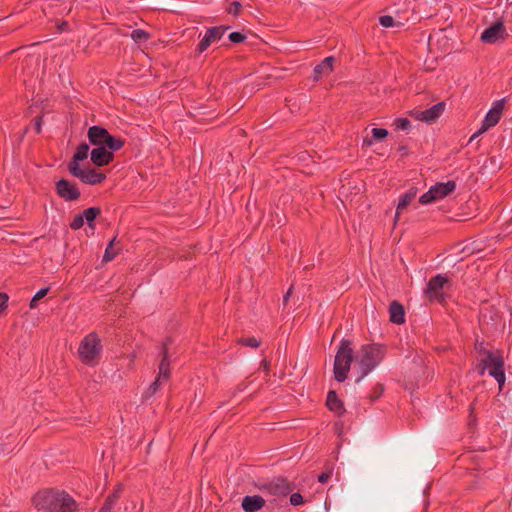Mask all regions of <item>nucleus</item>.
Returning a JSON list of instances; mask_svg holds the SVG:
<instances>
[{
    "instance_id": "f257e3e1",
    "label": "nucleus",
    "mask_w": 512,
    "mask_h": 512,
    "mask_svg": "<svg viewBox=\"0 0 512 512\" xmlns=\"http://www.w3.org/2000/svg\"><path fill=\"white\" fill-rule=\"evenodd\" d=\"M33 506L47 512H77L78 503L65 490L45 488L35 493L31 499Z\"/></svg>"
},
{
    "instance_id": "f03ea898",
    "label": "nucleus",
    "mask_w": 512,
    "mask_h": 512,
    "mask_svg": "<svg viewBox=\"0 0 512 512\" xmlns=\"http://www.w3.org/2000/svg\"><path fill=\"white\" fill-rule=\"evenodd\" d=\"M387 347L380 343H370L361 346L358 359L359 375L355 379L360 383L385 357Z\"/></svg>"
},
{
    "instance_id": "7ed1b4c3",
    "label": "nucleus",
    "mask_w": 512,
    "mask_h": 512,
    "mask_svg": "<svg viewBox=\"0 0 512 512\" xmlns=\"http://www.w3.org/2000/svg\"><path fill=\"white\" fill-rule=\"evenodd\" d=\"M353 361V341L343 338L339 343L334 360L333 372L336 381L342 383L347 379Z\"/></svg>"
},
{
    "instance_id": "20e7f679",
    "label": "nucleus",
    "mask_w": 512,
    "mask_h": 512,
    "mask_svg": "<svg viewBox=\"0 0 512 512\" xmlns=\"http://www.w3.org/2000/svg\"><path fill=\"white\" fill-rule=\"evenodd\" d=\"M87 138L89 144L92 146L109 148L112 151L121 150L126 143L124 138L111 134L101 125H93L89 127L87 131Z\"/></svg>"
},
{
    "instance_id": "39448f33",
    "label": "nucleus",
    "mask_w": 512,
    "mask_h": 512,
    "mask_svg": "<svg viewBox=\"0 0 512 512\" xmlns=\"http://www.w3.org/2000/svg\"><path fill=\"white\" fill-rule=\"evenodd\" d=\"M103 345L97 332L87 334L80 342L78 355L86 365H97L101 358Z\"/></svg>"
},
{
    "instance_id": "423d86ee",
    "label": "nucleus",
    "mask_w": 512,
    "mask_h": 512,
    "mask_svg": "<svg viewBox=\"0 0 512 512\" xmlns=\"http://www.w3.org/2000/svg\"><path fill=\"white\" fill-rule=\"evenodd\" d=\"M505 369V361L503 352L500 349L487 352V355L480 359L475 365V371L479 376H484L486 371L488 374H499L501 370Z\"/></svg>"
},
{
    "instance_id": "0eeeda50",
    "label": "nucleus",
    "mask_w": 512,
    "mask_h": 512,
    "mask_svg": "<svg viewBox=\"0 0 512 512\" xmlns=\"http://www.w3.org/2000/svg\"><path fill=\"white\" fill-rule=\"evenodd\" d=\"M451 284V279L445 274H437L430 278L425 288V295L430 301L446 304L449 295L444 292L445 286Z\"/></svg>"
},
{
    "instance_id": "6e6552de",
    "label": "nucleus",
    "mask_w": 512,
    "mask_h": 512,
    "mask_svg": "<svg viewBox=\"0 0 512 512\" xmlns=\"http://www.w3.org/2000/svg\"><path fill=\"white\" fill-rule=\"evenodd\" d=\"M259 489L267 494L286 497L291 494L295 489L293 482H290L286 477L278 476L273 478L271 481L265 482L259 486Z\"/></svg>"
},
{
    "instance_id": "1a4fd4ad",
    "label": "nucleus",
    "mask_w": 512,
    "mask_h": 512,
    "mask_svg": "<svg viewBox=\"0 0 512 512\" xmlns=\"http://www.w3.org/2000/svg\"><path fill=\"white\" fill-rule=\"evenodd\" d=\"M71 176L77 178L83 184L87 185H98L103 183L107 176L104 172L91 166H80L73 170L68 171Z\"/></svg>"
},
{
    "instance_id": "9d476101",
    "label": "nucleus",
    "mask_w": 512,
    "mask_h": 512,
    "mask_svg": "<svg viewBox=\"0 0 512 512\" xmlns=\"http://www.w3.org/2000/svg\"><path fill=\"white\" fill-rule=\"evenodd\" d=\"M55 192L61 199L67 202L77 201L81 197L77 183L66 178H61L55 182Z\"/></svg>"
},
{
    "instance_id": "9b49d317",
    "label": "nucleus",
    "mask_w": 512,
    "mask_h": 512,
    "mask_svg": "<svg viewBox=\"0 0 512 512\" xmlns=\"http://www.w3.org/2000/svg\"><path fill=\"white\" fill-rule=\"evenodd\" d=\"M504 18L501 16L490 26H488L481 34V41L484 43L493 44L499 39H505L507 37V31L504 26Z\"/></svg>"
},
{
    "instance_id": "f8f14e48",
    "label": "nucleus",
    "mask_w": 512,
    "mask_h": 512,
    "mask_svg": "<svg viewBox=\"0 0 512 512\" xmlns=\"http://www.w3.org/2000/svg\"><path fill=\"white\" fill-rule=\"evenodd\" d=\"M402 469L396 468L383 475L376 489L382 494H391L401 482Z\"/></svg>"
},
{
    "instance_id": "ddd939ff",
    "label": "nucleus",
    "mask_w": 512,
    "mask_h": 512,
    "mask_svg": "<svg viewBox=\"0 0 512 512\" xmlns=\"http://www.w3.org/2000/svg\"><path fill=\"white\" fill-rule=\"evenodd\" d=\"M505 98L496 101L494 106L488 111L484 120L482 121L481 128L474 133V136H479L489 128L495 126L501 119V115L504 109Z\"/></svg>"
},
{
    "instance_id": "4468645a",
    "label": "nucleus",
    "mask_w": 512,
    "mask_h": 512,
    "mask_svg": "<svg viewBox=\"0 0 512 512\" xmlns=\"http://www.w3.org/2000/svg\"><path fill=\"white\" fill-rule=\"evenodd\" d=\"M444 109L445 102L442 101L426 110H413L410 112V115L416 120L433 123L442 115Z\"/></svg>"
},
{
    "instance_id": "2eb2a0df",
    "label": "nucleus",
    "mask_w": 512,
    "mask_h": 512,
    "mask_svg": "<svg viewBox=\"0 0 512 512\" xmlns=\"http://www.w3.org/2000/svg\"><path fill=\"white\" fill-rule=\"evenodd\" d=\"M115 151L104 147H94L90 152V161L95 167L108 166L114 161Z\"/></svg>"
},
{
    "instance_id": "dca6fc26",
    "label": "nucleus",
    "mask_w": 512,
    "mask_h": 512,
    "mask_svg": "<svg viewBox=\"0 0 512 512\" xmlns=\"http://www.w3.org/2000/svg\"><path fill=\"white\" fill-rule=\"evenodd\" d=\"M388 10L396 19L398 27L404 26L409 21L412 12L410 4L407 2L393 3L388 7Z\"/></svg>"
},
{
    "instance_id": "f3484780",
    "label": "nucleus",
    "mask_w": 512,
    "mask_h": 512,
    "mask_svg": "<svg viewBox=\"0 0 512 512\" xmlns=\"http://www.w3.org/2000/svg\"><path fill=\"white\" fill-rule=\"evenodd\" d=\"M172 343L171 337H166L164 341L162 342L161 347V361L159 364V374L158 376L162 377L163 379L167 380L170 378L171 371H170V358H169V348L168 345Z\"/></svg>"
},
{
    "instance_id": "a211bd4d",
    "label": "nucleus",
    "mask_w": 512,
    "mask_h": 512,
    "mask_svg": "<svg viewBox=\"0 0 512 512\" xmlns=\"http://www.w3.org/2000/svg\"><path fill=\"white\" fill-rule=\"evenodd\" d=\"M336 58L334 56H328L324 58L319 64L313 69V80L319 81L323 76H328L334 70V64Z\"/></svg>"
},
{
    "instance_id": "6ab92c4d",
    "label": "nucleus",
    "mask_w": 512,
    "mask_h": 512,
    "mask_svg": "<svg viewBox=\"0 0 512 512\" xmlns=\"http://www.w3.org/2000/svg\"><path fill=\"white\" fill-rule=\"evenodd\" d=\"M90 151L89 144L86 142H81L71 157L70 161L67 164L68 171L75 169L76 167L81 166V162L85 161L88 158Z\"/></svg>"
},
{
    "instance_id": "aec40b11",
    "label": "nucleus",
    "mask_w": 512,
    "mask_h": 512,
    "mask_svg": "<svg viewBox=\"0 0 512 512\" xmlns=\"http://www.w3.org/2000/svg\"><path fill=\"white\" fill-rule=\"evenodd\" d=\"M327 408L336 416L342 417L346 413L344 402L338 397L335 390H329L326 397Z\"/></svg>"
},
{
    "instance_id": "412c9836",
    "label": "nucleus",
    "mask_w": 512,
    "mask_h": 512,
    "mask_svg": "<svg viewBox=\"0 0 512 512\" xmlns=\"http://www.w3.org/2000/svg\"><path fill=\"white\" fill-rule=\"evenodd\" d=\"M389 321L393 324L402 325L405 323V308L397 300H393L389 305Z\"/></svg>"
},
{
    "instance_id": "4be33fe9",
    "label": "nucleus",
    "mask_w": 512,
    "mask_h": 512,
    "mask_svg": "<svg viewBox=\"0 0 512 512\" xmlns=\"http://www.w3.org/2000/svg\"><path fill=\"white\" fill-rule=\"evenodd\" d=\"M265 500L260 495H246L242 499V509L245 512H257L265 506Z\"/></svg>"
},
{
    "instance_id": "5701e85b",
    "label": "nucleus",
    "mask_w": 512,
    "mask_h": 512,
    "mask_svg": "<svg viewBox=\"0 0 512 512\" xmlns=\"http://www.w3.org/2000/svg\"><path fill=\"white\" fill-rule=\"evenodd\" d=\"M438 200L451 195L456 190V182L449 180L447 182H438L430 187Z\"/></svg>"
},
{
    "instance_id": "b1692460",
    "label": "nucleus",
    "mask_w": 512,
    "mask_h": 512,
    "mask_svg": "<svg viewBox=\"0 0 512 512\" xmlns=\"http://www.w3.org/2000/svg\"><path fill=\"white\" fill-rule=\"evenodd\" d=\"M122 493V485L118 484L114 487L113 491L105 498L103 505L99 512H113L114 506L120 499Z\"/></svg>"
},
{
    "instance_id": "393cba45",
    "label": "nucleus",
    "mask_w": 512,
    "mask_h": 512,
    "mask_svg": "<svg viewBox=\"0 0 512 512\" xmlns=\"http://www.w3.org/2000/svg\"><path fill=\"white\" fill-rule=\"evenodd\" d=\"M418 192L417 187H410L407 192L400 196L399 202L396 208L395 221L398 220L401 212L407 208V206L412 202V200L416 197Z\"/></svg>"
},
{
    "instance_id": "a878e982",
    "label": "nucleus",
    "mask_w": 512,
    "mask_h": 512,
    "mask_svg": "<svg viewBox=\"0 0 512 512\" xmlns=\"http://www.w3.org/2000/svg\"><path fill=\"white\" fill-rule=\"evenodd\" d=\"M82 213L84 216V222L86 221L88 227L94 230L95 221L102 213L101 208L97 206L89 207L83 210Z\"/></svg>"
},
{
    "instance_id": "bb28decb",
    "label": "nucleus",
    "mask_w": 512,
    "mask_h": 512,
    "mask_svg": "<svg viewBox=\"0 0 512 512\" xmlns=\"http://www.w3.org/2000/svg\"><path fill=\"white\" fill-rule=\"evenodd\" d=\"M371 138L366 137L363 140L364 146H371L375 141H383L389 135V132L385 128H373L371 131Z\"/></svg>"
},
{
    "instance_id": "cd10ccee",
    "label": "nucleus",
    "mask_w": 512,
    "mask_h": 512,
    "mask_svg": "<svg viewBox=\"0 0 512 512\" xmlns=\"http://www.w3.org/2000/svg\"><path fill=\"white\" fill-rule=\"evenodd\" d=\"M230 29L228 25L213 26L206 30V35L212 42L220 40L225 32Z\"/></svg>"
},
{
    "instance_id": "c85d7f7f",
    "label": "nucleus",
    "mask_w": 512,
    "mask_h": 512,
    "mask_svg": "<svg viewBox=\"0 0 512 512\" xmlns=\"http://www.w3.org/2000/svg\"><path fill=\"white\" fill-rule=\"evenodd\" d=\"M115 241H116V236L113 237L110 240V242L108 243V245H107V247L105 249L103 258H102V262L103 263H108V262L112 261L119 254L120 250L119 249L118 250L114 249Z\"/></svg>"
},
{
    "instance_id": "c756f323",
    "label": "nucleus",
    "mask_w": 512,
    "mask_h": 512,
    "mask_svg": "<svg viewBox=\"0 0 512 512\" xmlns=\"http://www.w3.org/2000/svg\"><path fill=\"white\" fill-rule=\"evenodd\" d=\"M50 291V287H44L38 290L33 298L30 300L29 307L30 309H35L38 307V302L43 299Z\"/></svg>"
},
{
    "instance_id": "7c9ffc66",
    "label": "nucleus",
    "mask_w": 512,
    "mask_h": 512,
    "mask_svg": "<svg viewBox=\"0 0 512 512\" xmlns=\"http://www.w3.org/2000/svg\"><path fill=\"white\" fill-rule=\"evenodd\" d=\"M151 34L142 29H135L131 33V38L136 43H145L148 39H150Z\"/></svg>"
},
{
    "instance_id": "2f4dec72",
    "label": "nucleus",
    "mask_w": 512,
    "mask_h": 512,
    "mask_svg": "<svg viewBox=\"0 0 512 512\" xmlns=\"http://www.w3.org/2000/svg\"><path fill=\"white\" fill-rule=\"evenodd\" d=\"M237 343L246 347L258 348L261 345V340L257 339L254 336L241 337L237 340Z\"/></svg>"
},
{
    "instance_id": "473e14b6",
    "label": "nucleus",
    "mask_w": 512,
    "mask_h": 512,
    "mask_svg": "<svg viewBox=\"0 0 512 512\" xmlns=\"http://www.w3.org/2000/svg\"><path fill=\"white\" fill-rule=\"evenodd\" d=\"M160 378H161L160 376H157L156 379L145 390V392L143 393L144 399H148V398L152 397L160 389V386H161Z\"/></svg>"
},
{
    "instance_id": "72a5a7b5",
    "label": "nucleus",
    "mask_w": 512,
    "mask_h": 512,
    "mask_svg": "<svg viewBox=\"0 0 512 512\" xmlns=\"http://www.w3.org/2000/svg\"><path fill=\"white\" fill-rule=\"evenodd\" d=\"M385 391V386L384 384L382 383H377L371 390V393L369 394L368 398L370 400L371 403H374L375 401H377L381 396L382 394L384 393Z\"/></svg>"
},
{
    "instance_id": "f704fd0d",
    "label": "nucleus",
    "mask_w": 512,
    "mask_h": 512,
    "mask_svg": "<svg viewBox=\"0 0 512 512\" xmlns=\"http://www.w3.org/2000/svg\"><path fill=\"white\" fill-rule=\"evenodd\" d=\"M379 23L384 28L398 27V23L391 13L389 15L380 16Z\"/></svg>"
},
{
    "instance_id": "c9c22d12",
    "label": "nucleus",
    "mask_w": 512,
    "mask_h": 512,
    "mask_svg": "<svg viewBox=\"0 0 512 512\" xmlns=\"http://www.w3.org/2000/svg\"><path fill=\"white\" fill-rule=\"evenodd\" d=\"M228 39L233 44H242L246 41L247 36L243 32L234 31L228 35Z\"/></svg>"
},
{
    "instance_id": "e433bc0d",
    "label": "nucleus",
    "mask_w": 512,
    "mask_h": 512,
    "mask_svg": "<svg viewBox=\"0 0 512 512\" xmlns=\"http://www.w3.org/2000/svg\"><path fill=\"white\" fill-rule=\"evenodd\" d=\"M437 197L435 196L434 192L432 191L431 188H429V190L427 192H425L424 194H422L419 198V203L420 204H423V205H427V204H431L435 201H437Z\"/></svg>"
},
{
    "instance_id": "4c0bfd02",
    "label": "nucleus",
    "mask_w": 512,
    "mask_h": 512,
    "mask_svg": "<svg viewBox=\"0 0 512 512\" xmlns=\"http://www.w3.org/2000/svg\"><path fill=\"white\" fill-rule=\"evenodd\" d=\"M437 197L435 196L434 192L432 191L431 188H429V190L427 192H425L424 194H422L419 198V203L420 204H423V205H427V204H431L435 201H437Z\"/></svg>"
},
{
    "instance_id": "58836bf2",
    "label": "nucleus",
    "mask_w": 512,
    "mask_h": 512,
    "mask_svg": "<svg viewBox=\"0 0 512 512\" xmlns=\"http://www.w3.org/2000/svg\"><path fill=\"white\" fill-rule=\"evenodd\" d=\"M212 41L210 40V38L205 34L203 36V38L199 41L196 49H195V53L197 55H200L201 53H203L204 51H206L208 49V47L211 45Z\"/></svg>"
},
{
    "instance_id": "ea45409f",
    "label": "nucleus",
    "mask_w": 512,
    "mask_h": 512,
    "mask_svg": "<svg viewBox=\"0 0 512 512\" xmlns=\"http://www.w3.org/2000/svg\"><path fill=\"white\" fill-rule=\"evenodd\" d=\"M43 118H44V114L41 113L31 120L30 124L32 125V127L37 135L41 134V132H42V125L44 122Z\"/></svg>"
},
{
    "instance_id": "a19ab883",
    "label": "nucleus",
    "mask_w": 512,
    "mask_h": 512,
    "mask_svg": "<svg viewBox=\"0 0 512 512\" xmlns=\"http://www.w3.org/2000/svg\"><path fill=\"white\" fill-rule=\"evenodd\" d=\"M72 230H79L84 226V216L83 213H78L74 216L73 220L69 224Z\"/></svg>"
},
{
    "instance_id": "79ce46f5",
    "label": "nucleus",
    "mask_w": 512,
    "mask_h": 512,
    "mask_svg": "<svg viewBox=\"0 0 512 512\" xmlns=\"http://www.w3.org/2000/svg\"><path fill=\"white\" fill-rule=\"evenodd\" d=\"M393 125L398 130H408L411 128V122L408 118H396Z\"/></svg>"
},
{
    "instance_id": "37998d69",
    "label": "nucleus",
    "mask_w": 512,
    "mask_h": 512,
    "mask_svg": "<svg viewBox=\"0 0 512 512\" xmlns=\"http://www.w3.org/2000/svg\"><path fill=\"white\" fill-rule=\"evenodd\" d=\"M242 10V4L239 1H234L230 3L229 7L226 9V12L234 17L240 15Z\"/></svg>"
},
{
    "instance_id": "c03bdc74",
    "label": "nucleus",
    "mask_w": 512,
    "mask_h": 512,
    "mask_svg": "<svg viewBox=\"0 0 512 512\" xmlns=\"http://www.w3.org/2000/svg\"><path fill=\"white\" fill-rule=\"evenodd\" d=\"M491 377H493L497 383H498V388H499V392H501L505 386V382H506V374H505V369L504 370H501L499 372V374H494V375H491Z\"/></svg>"
},
{
    "instance_id": "a18cd8bd",
    "label": "nucleus",
    "mask_w": 512,
    "mask_h": 512,
    "mask_svg": "<svg viewBox=\"0 0 512 512\" xmlns=\"http://www.w3.org/2000/svg\"><path fill=\"white\" fill-rule=\"evenodd\" d=\"M502 17L506 22H512V0H506V7L503 11Z\"/></svg>"
},
{
    "instance_id": "49530a36",
    "label": "nucleus",
    "mask_w": 512,
    "mask_h": 512,
    "mask_svg": "<svg viewBox=\"0 0 512 512\" xmlns=\"http://www.w3.org/2000/svg\"><path fill=\"white\" fill-rule=\"evenodd\" d=\"M9 295L6 292H0V315L8 308Z\"/></svg>"
},
{
    "instance_id": "de8ad7c7",
    "label": "nucleus",
    "mask_w": 512,
    "mask_h": 512,
    "mask_svg": "<svg viewBox=\"0 0 512 512\" xmlns=\"http://www.w3.org/2000/svg\"><path fill=\"white\" fill-rule=\"evenodd\" d=\"M56 27V30L58 33H63V32H70L71 31V26H70V23L66 20H61V21H58L55 25Z\"/></svg>"
},
{
    "instance_id": "09e8293b",
    "label": "nucleus",
    "mask_w": 512,
    "mask_h": 512,
    "mask_svg": "<svg viewBox=\"0 0 512 512\" xmlns=\"http://www.w3.org/2000/svg\"><path fill=\"white\" fill-rule=\"evenodd\" d=\"M290 503L293 506H298V505L304 504L305 500H304V497L301 495V493L296 492V493H292L290 495Z\"/></svg>"
},
{
    "instance_id": "8fccbe9b",
    "label": "nucleus",
    "mask_w": 512,
    "mask_h": 512,
    "mask_svg": "<svg viewBox=\"0 0 512 512\" xmlns=\"http://www.w3.org/2000/svg\"><path fill=\"white\" fill-rule=\"evenodd\" d=\"M474 349L480 354V355H483L484 357L487 355V352H492L493 350H488L484 347V341H478L476 340L475 344H474Z\"/></svg>"
},
{
    "instance_id": "3c124183",
    "label": "nucleus",
    "mask_w": 512,
    "mask_h": 512,
    "mask_svg": "<svg viewBox=\"0 0 512 512\" xmlns=\"http://www.w3.org/2000/svg\"><path fill=\"white\" fill-rule=\"evenodd\" d=\"M332 475V470H327L318 475V481L322 484L328 482Z\"/></svg>"
},
{
    "instance_id": "603ef678",
    "label": "nucleus",
    "mask_w": 512,
    "mask_h": 512,
    "mask_svg": "<svg viewBox=\"0 0 512 512\" xmlns=\"http://www.w3.org/2000/svg\"><path fill=\"white\" fill-rule=\"evenodd\" d=\"M270 361L267 360L266 358H264L261 363H260V367L262 368V370L266 373V374H269L270 372Z\"/></svg>"
},
{
    "instance_id": "864d4df0",
    "label": "nucleus",
    "mask_w": 512,
    "mask_h": 512,
    "mask_svg": "<svg viewBox=\"0 0 512 512\" xmlns=\"http://www.w3.org/2000/svg\"><path fill=\"white\" fill-rule=\"evenodd\" d=\"M408 146L407 145H400L398 148H397V151L401 153V156L404 157V156H407L408 155Z\"/></svg>"
},
{
    "instance_id": "5fc2aeb1",
    "label": "nucleus",
    "mask_w": 512,
    "mask_h": 512,
    "mask_svg": "<svg viewBox=\"0 0 512 512\" xmlns=\"http://www.w3.org/2000/svg\"><path fill=\"white\" fill-rule=\"evenodd\" d=\"M292 290H293V286H291L288 291L285 293V295L283 296V304L284 305H287V302L291 296V293H292Z\"/></svg>"
},
{
    "instance_id": "6e6d98bb",
    "label": "nucleus",
    "mask_w": 512,
    "mask_h": 512,
    "mask_svg": "<svg viewBox=\"0 0 512 512\" xmlns=\"http://www.w3.org/2000/svg\"><path fill=\"white\" fill-rule=\"evenodd\" d=\"M30 126H26L23 130V133H22V136L21 137H24V135L28 132Z\"/></svg>"
},
{
    "instance_id": "4d7b16f0",
    "label": "nucleus",
    "mask_w": 512,
    "mask_h": 512,
    "mask_svg": "<svg viewBox=\"0 0 512 512\" xmlns=\"http://www.w3.org/2000/svg\"><path fill=\"white\" fill-rule=\"evenodd\" d=\"M239 109H240V107H233V108H231V110H232L231 114L236 113Z\"/></svg>"
},
{
    "instance_id": "13d9d810",
    "label": "nucleus",
    "mask_w": 512,
    "mask_h": 512,
    "mask_svg": "<svg viewBox=\"0 0 512 512\" xmlns=\"http://www.w3.org/2000/svg\"><path fill=\"white\" fill-rule=\"evenodd\" d=\"M239 109H240V107H233V108H231V110H232L231 114L236 113Z\"/></svg>"
},
{
    "instance_id": "bf43d9fd",
    "label": "nucleus",
    "mask_w": 512,
    "mask_h": 512,
    "mask_svg": "<svg viewBox=\"0 0 512 512\" xmlns=\"http://www.w3.org/2000/svg\"><path fill=\"white\" fill-rule=\"evenodd\" d=\"M489 161L491 162V164H495V161H496V160H495V157H490V158H489Z\"/></svg>"
},
{
    "instance_id": "052dcab7",
    "label": "nucleus",
    "mask_w": 512,
    "mask_h": 512,
    "mask_svg": "<svg viewBox=\"0 0 512 512\" xmlns=\"http://www.w3.org/2000/svg\"><path fill=\"white\" fill-rule=\"evenodd\" d=\"M476 137L477 136H474V134H473L472 137L470 138L469 142H472L473 140H476Z\"/></svg>"
},
{
    "instance_id": "680f3d73",
    "label": "nucleus",
    "mask_w": 512,
    "mask_h": 512,
    "mask_svg": "<svg viewBox=\"0 0 512 512\" xmlns=\"http://www.w3.org/2000/svg\"><path fill=\"white\" fill-rule=\"evenodd\" d=\"M223 47H230V44H223Z\"/></svg>"
}]
</instances>
